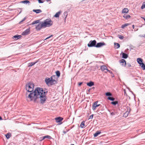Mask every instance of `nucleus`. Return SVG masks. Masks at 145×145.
I'll return each instance as SVG.
<instances>
[{
	"mask_svg": "<svg viewBox=\"0 0 145 145\" xmlns=\"http://www.w3.org/2000/svg\"><path fill=\"white\" fill-rule=\"evenodd\" d=\"M48 92V89L46 88L37 87L33 92L30 93L27 97L29 98L31 101L33 100L35 103H38L37 100L39 99L40 103L43 104L47 99L46 95Z\"/></svg>",
	"mask_w": 145,
	"mask_h": 145,
	"instance_id": "obj_1",
	"label": "nucleus"
},
{
	"mask_svg": "<svg viewBox=\"0 0 145 145\" xmlns=\"http://www.w3.org/2000/svg\"><path fill=\"white\" fill-rule=\"evenodd\" d=\"M53 22L50 18H48L44 20L43 22H40L36 26L37 30L40 31L42 28H45L47 27H50L53 25Z\"/></svg>",
	"mask_w": 145,
	"mask_h": 145,
	"instance_id": "obj_2",
	"label": "nucleus"
},
{
	"mask_svg": "<svg viewBox=\"0 0 145 145\" xmlns=\"http://www.w3.org/2000/svg\"><path fill=\"white\" fill-rule=\"evenodd\" d=\"M34 85L33 82H28L25 84V89L27 92L31 93L33 92Z\"/></svg>",
	"mask_w": 145,
	"mask_h": 145,
	"instance_id": "obj_3",
	"label": "nucleus"
},
{
	"mask_svg": "<svg viewBox=\"0 0 145 145\" xmlns=\"http://www.w3.org/2000/svg\"><path fill=\"white\" fill-rule=\"evenodd\" d=\"M49 82H48L46 83V84L48 86H50L55 85L57 83L58 79H57L56 80L53 79L52 80H49Z\"/></svg>",
	"mask_w": 145,
	"mask_h": 145,
	"instance_id": "obj_4",
	"label": "nucleus"
},
{
	"mask_svg": "<svg viewBox=\"0 0 145 145\" xmlns=\"http://www.w3.org/2000/svg\"><path fill=\"white\" fill-rule=\"evenodd\" d=\"M96 43V41L95 40H91L89 41L88 44V46L89 47H95Z\"/></svg>",
	"mask_w": 145,
	"mask_h": 145,
	"instance_id": "obj_5",
	"label": "nucleus"
},
{
	"mask_svg": "<svg viewBox=\"0 0 145 145\" xmlns=\"http://www.w3.org/2000/svg\"><path fill=\"white\" fill-rule=\"evenodd\" d=\"M55 119L57 123H59V124H61L62 123L61 121L63 120V118L62 117L59 116L55 118Z\"/></svg>",
	"mask_w": 145,
	"mask_h": 145,
	"instance_id": "obj_6",
	"label": "nucleus"
},
{
	"mask_svg": "<svg viewBox=\"0 0 145 145\" xmlns=\"http://www.w3.org/2000/svg\"><path fill=\"white\" fill-rule=\"evenodd\" d=\"M98 101H96L93 103L92 106V108L93 110H95L96 108L100 105V104H97Z\"/></svg>",
	"mask_w": 145,
	"mask_h": 145,
	"instance_id": "obj_7",
	"label": "nucleus"
},
{
	"mask_svg": "<svg viewBox=\"0 0 145 145\" xmlns=\"http://www.w3.org/2000/svg\"><path fill=\"white\" fill-rule=\"evenodd\" d=\"M106 45V44L104 42H99L96 43L95 47L99 48L103 46H105Z\"/></svg>",
	"mask_w": 145,
	"mask_h": 145,
	"instance_id": "obj_8",
	"label": "nucleus"
},
{
	"mask_svg": "<svg viewBox=\"0 0 145 145\" xmlns=\"http://www.w3.org/2000/svg\"><path fill=\"white\" fill-rule=\"evenodd\" d=\"M30 31V28H29L28 29H27L24 31L22 33V35H28L29 34Z\"/></svg>",
	"mask_w": 145,
	"mask_h": 145,
	"instance_id": "obj_9",
	"label": "nucleus"
},
{
	"mask_svg": "<svg viewBox=\"0 0 145 145\" xmlns=\"http://www.w3.org/2000/svg\"><path fill=\"white\" fill-rule=\"evenodd\" d=\"M119 62L121 65L124 67H126V62L125 59H122L119 60Z\"/></svg>",
	"mask_w": 145,
	"mask_h": 145,
	"instance_id": "obj_10",
	"label": "nucleus"
},
{
	"mask_svg": "<svg viewBox=\"0 0 145 145\" xmlns=\"http://www.w3.org/2000/svg\"><path fill=\"white\" fill-rule=\"evenodd\" d=\"M45 138H48V139H51L52 138V137L49 136V135H46L42 137H41L40 138V141H41L42 140H44Z\"/></svg>",
	"mask_w": 145,
	"mask_h": 145,
	"instance_id": "obj_11",
	"label": "nucleus"
},
{
	"mask_svg": "<svg viewBox=\"0 0 145 145\" xmlns=\"http://www.w3.org/2000/svg\"><path fill=\"white\" fill-rule=\"evenodd\" d=\"M120 54L122 55V57L123 59H127L128 57V55L127 54L124 53L123 52H121Z\"/></svg>",
	"mask_w": 145,
	"mask_h": 145,
	"instance_id": "obj_12",
	"label": "nucleus"
},
{
	"mask_svg": "<svg viewBox=\"0 0 145 145\" xmlns=\"http://www.w3.org/2000/svg\"><path fill=\"white\" fill-rule=\"evenodd\" d=\"M39 61V59H38L35 62H31L29 63L28 64V67H31L32 66L34 65L36 63H37L38 61Z\"/></svg>",
	"mask_w": 145,
	"mask_h": 145,
	"instance_id": "obj_13",
	"label": "nucleus"
},
{
	"mask_svg": "<svg viewBox=\"0 0 145 145\" xmlns=\"http://www.w3.org/2000/svg\"><path fill=\"white\" fill-rule=\"evenodd\" d=\"M22 37L21 35H16L13 37V39H14L15 40H17L20 38Z\"/></svg>",
	"mask_w": 145,
	"mask_h": 145,
	"instance_id": "obj_14",
	"label": "nucleus"
},
{
	"mask_svg": "<svg viewBox=\"0 0 145 145\" xmlns=\"http://www.w3.org/2000/svg\"><path fill=\"white\" fill-rule=\"evenodd\" d=\"M87 85L91 87L94 85V82L92 81L87 82L86 84Z\"/></svg>",
	"mask_w": 145,
	"mask_h": 145,
	"instance_id": "obj_15",
	"label": "nucleus"
},
{
	"mask_svg": "<svg viewBox=\"0 0 145 145\" xmlns=\"http://www.w3.org/2000/svg\"><path fill=\"white\" fill-rule=\"evenodd\" d=\"M55 73L56 74V76H57V79H58V78L60 76L61 73L60 71H59L57 70L56 71Z\"/></svg>",
	"mask_w": 145,
	"mask_h": 145,
	"instance_id": "obj_16",
	"label": "nucleus"
},
{
	"mask_svg": "<svg viewBox=\"0 0 145 145\" xmlns=\"http://www.w3.org/2000/svg\"><path fill=\"white\" fill-rule=\"evenodd\" d=\"M137 61L138 63L140 65L141 63H143V59L140 58H138L137 59Z\"/></svg>",
	"mask_w": 145,
	"mask_h": 145,
	"instance_id": "obj_17",
	"label": "nucleus"
},
{
	"mask_svg": "<svg viewBox=\"0 0 145 145\" xmlns=\"http://www.w3.org/2000/svg\"><path fill=\"white\" fill-rule=\"evenodd\" d=\"M33 11L35 12L36 14H39L42 12V11L41 10L39 9H33Z\"/></svg>",
	"mask_w": 145,
	"mask_h": 145,
	"instance_id": "obj_18",
	"label": "nucleus"
},
{
	"mask_svg": "<svg viewBox=\"0 0 145 145\" xmlns=\"http://www.w3.org/2000/svg\"><path fill=\"white\" fill-rule=\"evenodd\" d=\"M49 80H53V77H52V76L50 78H49L48 77H46L45 78V82L46 83L47 82H49Z\"/></svg>",
	"mask_w": 145,
	"mask_h": 145,
	"instance_id": "obj_19",
	"label": "nucleus"
},
{
	"mask_svg": "<svg viewBox=\"0 0 145 145\" xmlns=\"http://www.w3.org/2000/svg\"><path fill=\"white\" fill-rule=\"evenodd\" d=\"M67 15H68V12H67L65 11L64 12V13L63 14V16H62V17L65 20Z\"/></svg>",
	"mask_w": 145,
	"mask_h": 145,
	"instance_id": "obj_20",
	"label": "nucleus"
},
{
	"mask_svg": "<svg viewBox=\"0 0 145 145\" xmlns=\"http://www.w3.org/2000/svg\"><path fill=\"white\" fill-rule=\"evenodd\" d=\"M61 12V11H59L55 14L54 15V17L56 18H59V15L60 14Z\"/></svg>",
	"mask_w": 145,
	"mask_h": 145,
	"instance_id": "obj_21",
	"label": "nucleus"
},
{
	"mask_svg": "<svg viewBox=\"0 0 145 145\" xmlns=\"http://www.w3.org/2000/svg\"><path fill=\"white\" fill-rule=\"evenodd\" d=\"M101 133V131H97L94 134V137H97Z\"/></svg>",
	"mask_w": 145,
	"mask_h": 145,
	"instance_id": "obj_22",
	"label": "nucleus"
},
{
	"mask_svg": "<svg viewBox=\"0 0 145 145\" xmlns=\"http://www.w3.org/2000/svg\"><path fill=\"white\" fill-rule=\"evenodd\" d=\"M131 16L129 15L125 14L123 16V17L126 20H128L131 18Z\"/></svg>",
	"mask_w": 145,
	"mask_h": 145,
	"instance_id": "obj_23",
	"label": "nucleus"
},
{
	"mask_svg": "<svg viewBox=\"0 0 145 145\" xmlns=\"http://www.w3.org/2000/svg\"><path fill=\"white\" fill-rule=\"evenodd\" d=\"M107 69V67L105 65H103L101 67V69L102 71H104L105 70H106Z\"/></svg>",
	"mask_w": 145,
	"mask_h": 145,
	"instance_id": "obj_24",
	"label": "nucleus"
},
{
	"mask_svg": "<svg viewBox=\"0 0 145 145\" xmlns=\"http://www.w3.org/2000/svg\"><path fill=\"white\" fill-rule=\"evenodd\" d=\"M129 12V10L128 8H125L123 9L122 10V13H127Z\"/></svg>",
	"mask_w": 145,
	"mask_h": 145,
	"instance_id": "obj_25",
	"label": "nucleus"
},
{
	"mask_svg": "<svg viewBox=\"0 0 145 145\" xmlns=\"http://www.w3.org/2000/svg\"><path fill=\"white\" fill-rule=\"evenodd\" d=\"M7 139H8L10 137H11V133H8L7 134L5 135Z\"/></svg>",
	"mask_w": 145,
	"mask_h": 145,
	"instance_id": "obj_26",
	"label": "nucleus"
},
{
	"mask_svg": "<svg viewBox=\"0 0 145 145\" xmlns=\"http://www.w3.org/2000/svg\"><path fill=\"white\" fill-rule=\"evenodd\" d=\"M118 101H112L111 102L110 104L112 105L115 106L117 104H118Z\"/></svg>",
	"mask_w": 145,
	"mask_h": 145,
	"instance_id": "obj_27",
	"label": "nucleus"
},
{
	"mask_svg": "<svg viewBox=\"0 0 145 145\" xmlns=\"http://www.w3.org/2000/svg\"><path fill=\"white\" fill-rule=\"evenodd\" d=\"M85 121H83L80 124V127L81 128H84L85 127Z\"/></svg>",
	"mask_w": 145,
	"mask_h": 145,
	"instance_id": "obj_28",
	"label": "nucleus"
},
{
	"mask_svg": "<svg viewBox=\"0 0 145 145\" xmlns=\"http://www.w3.org/2000/svg\"><path fill=\"white\" fill-rule=\"evenodd\" d=\"M140 66L141 67L143 70H145V65L143 63L140 64Z\"/></svg>",
	"mask_w": 145,
	"mask_h": 145,
	"instance_id": "obj_29",
	"label": "nucleus"
},
{
	"mask_svg": "<svg viewBox=\"0 0 145 145\" xmlns=\"http://www.w3.org/2000/svg\"><path fill=\"white\" fill-rule=\"evenodd\" d=\"M114 45L115 46V47H116V48L117 49L119 48L120 47V44L114 42Z\"/></svg>",
	"mask_w": 145,
	"mask_h": 145,
	"instance_id": "obj_30",
	"label": "nucleus"
},
{
	"mask_svg": "<svg viewBox=\"0 0 145 145\" xmlns=\"http://www.w3.org/2000/svg\"><path fill=\"white\" fill-rule=\"evenodd\" d=\"M107 99L111 101H113L115 100V99L114 98L112 97H108Z\"/></svg>",
	"mask_w": 145,
	"mask_h": 145,
	"instance_id": "obj_31",
	"label": "nucleus"
},
{
	"mask_svg": "<svg viewBox=\"0 0 145 145\" xmlns=\"http://www.w3.org/2000/svg\"><path fill=\"white\" fill-rule=\"evenodd\" d=\"M131 24L125 23L123 24L121 26V28L122 29H124V27L126 26H128L129 25H130Z\"/></svg>",
	"mask_w": 145,
	"mask_h": 145,
	"instance_id": "obj_32",
	"label": "nucleus"
},
{
	"mask_svg": "<svg viewBox=\"0 0 145 145\" xmlns=\"http://www.w3.org/2000/svg\"><path fill=\"white\" fill-rule=\"evenodd\" d=\"M40 22V20H36L34 21H33L31 24L32 25H34L35 24L39 23Z\"/></svg>",
	"mask_w": 145,
	"mask_h": 145,
	"instance_id": "obj_33",
	"label": "nucleus"
},
{
	"mask_svg": "<svg viewBox=\"0 0 145 145\" xmlns=\"http://www.w3.org/2000/svg\"><path fill=\"white\" fill-rule=\"evenodd\" d=\"M30 2L29 1H22L20 2V3L27 4L29 3Z\"/></svg>",
	"mask_w": 145,
	"mask_h": 145,
	"instance_id": "obj_34",
	"label": "nucleus"
},
{
	"mask_svg": "<svg viewBox=\"0 0 145 145\" xmlns=\"http://www.w3.org/2000/svg\"><path fill=\"white\" fill-rule=\"evenodd\" d=\"M105 95L107 96L110 97L112 95V94L110 92H107L105 93Z\"/></svg>",
	"mask_w": 145,
	"mask_h": 145,
	"instance_id": "obj_35",
	"label": "nucleus"
},
{
	"mask_svg": "<svg viewBox=\"0 0 145 145\" xmlns=\"http://www.w3.org/2000/svg\"><path fill=\"white\" fill-rule=\"evenodd\" d=\"M126 109L127 110V111L126 112H128V113H129L130 112L131 110L129 106H127L126 107Z\"/></svg>",
	"mask_w": 145,
	"mask_h": 145,
	"instance_id": "obj_36",
	"label": "nucleus"
},
{
	"mask_svg": "<svg viewBox=\"0 0 145 145\" xmlns=\"http://www.w3.org/2000/svg\"><path fill=\"white\" fill-rule=\"evenodd\" d=\"M145 8V2L143 3L141 7V8L142 9Z\"/></svg>",
	"mask_w": 145,
	"mask_h": 145,
	"instance_id": "obj_37",
	"label": "nucleus"
},
{
	"mask_svg": "<svg viewBox=\"0 0 145 145\" xmlns=\"http://www.w3.org/2000/svg\"><path fill=\"white\" fill-rule=\"evenodd\" d=\"M118 38L120 39H123L124 38L123 36H122V35H118Z\"/></svg>",
	"mask_w": 145,
	"mask_h": 145,
	"instance_id": "obj_38",
	"label": "nucleus"
},
{
	"mask_svg": "<svg viewBox=\"0 0 145 145\" xmlns=\"http://www.w3.org/2000/svg\"><path fill=\"white\" fill-rule=\"evenodd\" d=\"M128 112H126L124 114L123 116L125 117H126L128 115Z\"/></svg>",
	"mask_w": 145,
	"mask_h": 145,
	"instance_id": "obj_39",
	"label": "nucleus"
},
{
	"mask_svg": "<svg viewBox=\"0 0 145 145\" xmlns=\"http://www.w3.org/2000/svg\"><path fill=\"white\" fill-rule=\"evenodd\" d=\"M106 71H105V72H108L110 73V74H113V72L111 71L110 70H109L108 69H107L106 70Z\"/></svg>",
	"mask_w": 145,
	"mask_h": 145,
	"instance_id": "obj_40",
	"label": "nucleus"
},
{
	"mask_svg": "<svg viewBox=\"0 0 145 145\" xmlns=\"http://www.w3.org/2000/svg\"><path fill=\"white\" fill-rule=\"evenodd\" d=\"M26 19V17H25L21 21L19 22V24H21L22 22L24 21Z\"/></svg>",
	"mask_w": 145,
	"mask_h": 145,
	"instance_id": "obj_41",
	"label": "nucleus"
},
{
	"mask_svg": "<svg viewBox=\"0 0 145 145\" xmlns=\"http://www.w3.org/2000/svg\"><path fill=\"white\" fill-rule=\"evenodd\" d=\"M83 84V82H79L78 83V85L79 86H80Z\"/></svg>",
	"mask_w": 145,
	"mask_h": 145,
	"instance_id": "obj_42",
	"label": "nucleus"
},
{
	"mask_svg": "<svg viewBox=\"0 0 145 145\" xmlns=\"http://www.w3.org/2000/svg\"><path fill=\"white\" fill-rule=\"evenodd\" d=\"M93 114H92L90 115L89 117V119H92L93 118Z\"/></svg>",
	"mask_w": 145,
	"mask_h": 145,
	"instance_id": "obj_43",
	"label": "nucleus"
},
{
	"mask_svg": "<svg viewBox=\"0 0 145 145\" xmlns=\"http://www.w3.org/2000/svg\"><path fill=\"white\" fill-rule=\"evenodd\" d=\"M53 36V35H50V36L49 37H47L45 39V40H46V39H48L49 38H50L52 37V36Z\"/></svg>",
	"mask_w": 145,
	"mask_h": 145,
	"instance_id": "obj_44",
	"label": "nucleus"
},
{
	"mask_svg": "<svg viewBox=\"0 0 145 145\" xmlns=\"http://www.w3.org/2000/svg\"><path fill=\"white\" fill-rule=\"evenodd\" d=\"M139 36L140 37L145 38V34L143 35H139Z\"/></svg>",
	"mask_w": 145,
	"mask_h": 145,
	"instance_id": "obj_45",
	"label": "nucleus"
},
{
	"mask_svg": "<svg viewBox=\"0 0 145 145\" xmlns=\"http://www.w3.org/2000/svg\"><path fill=\"white\" fill-rule=\"evenodd\" d=\"M39 3H43L45 1H38Z\"/></svg>",
	"mask_w": 145,
	"mask_h": 145,
	"instance_id": "obj_46",
	"label": "nucleus"
},
{
	"mask_svg": "<svg viewBox=\"0 0 145 145\" xmlns=\"http://www.w3.org/2000/svg\"><path fill=\"white\" fill-rule=\"evenodd\" d=\"M124 95H127V94L126 93V90L125 89H124Z\"/></svg>",
	"mask_w": 145,
	"mask_h": 145,
	"instance_id": "obj_47",
	"label": "nucleus"
},
{
	"mask_svg": "<svg viewBox=\"0 0 145 145\" xmlns=\"http://www.w3.org/2000/svg\"><path fill=\"white\" fill-rule=\"evenodd\" d=\"M110 114L112 115H114L116 114L115 113H114V112H112L110 113Z\"/></svg>",
	"mask_w": 145,
	"mask_h": 145,
	"instance_id": "obj_48",
	"label": "nucleus"
},
{
	"mask_svg": "<svg viewBox=\"0 0 145 145\" xmlns=\"http://www.w3.org/2000/svg\"><path fill=\"white\" fill-rule=\"evenodd\" d=\"M127 66L128 67H131V64H130V63H127Z\"/></svg>",
	"mask_w": 145,
	"mask_h": 145,
	"instance_id": "obj_49",
	"label": "nucleus"
},
{
	"mask_svg": "<svg viewBox=\"0 0 145 145\" xmlns=\"http://www.w3.org/2000/svg\"><path fill=\"white\" fill-rule=\"evenodd\" d=\"M52 77H53V78H54V79H56V77L57 76H56V75H52Z\"/></svg>",
	"mask_w": 145,
	"mask_h": 145,
	"instance_id": "obj_50",
	"label": "nucleus"
},
{
	"mask_svg": "<svg viewBox=\"0 0 145 145\" xmlns=\"http://www.w3.org/2000/svg\"><path fill=\"white\" fill-rule=\"evenodd\" d=\"M91 90V88H90L88 90V91L89 92H90V90Z\"/></svg>",
	"mask_w": 145,
	"mask_h": 145,
	"instance_id": "obj_51",
	"label": "nucleus"
},
{
	"mask_svg": "<svg viewBox=\"0 0 145 145\" xmlns=\"http://www.w3.org/2000/svg\"><path fill=\"white\" fill-rule=\"evenodd\" d=\"M67 133V131H63V133L64 134H65Z\"/></svg>",
	"mask_w": 145,
	"mask_h": 145,
	"instance_id": "obj_52",
	"label": "nucleus"
},
{
	"mask_svg": "<svg viewBox=\"0 0 145 145\" xmlns=\"http://www.w3.org/2000/svg\"><path fill=\"white\" fill-rule=\"evenodd\" d=\"M48 2H49V3H51V2L50 1H48V0H47V1H46Z\"/></svg>",
	"mask_w": 145,
	"mask_h": 145,
	"instance_id": "obj_53",
	"label": "nucleus"
},
{
	"mask_svg": "<svg viewBox=\"0 0 145 145\" xmlns=\"http://www.w3.org/2000/svg\"><path fill=\"white\" fill-rule=\"evenodd\" d=\"M132 27L133 29H134V25H132Z\"/></svg>",
	"mask_w": 145,
	"mask_h": 145,
	"instance_id": "obj_54",
	"label": "nucleus"
},
{
	"mask_svg": "<svg viewBox=\"0 0 145 145\" xmlns=\"http://www.w3.org/2000/svg\"><path fill=\"white\" fill-rule=\"evenodd\" d=\"M142 18L144 20V21L145 22V18H144V17H142Z\"/></svg>",
	"mask_w": 145,
	"mask_h": 145,
	"instance_id": "obj_55",
	"label": "nucleus"
},
{
	"mask_svg": "<svg viewBox=\"0 0 145 145\" xmlns=\"http://www.w3.org/2000/svg\"><path fill=\"white\" fill-rule=\"evenodd\" d=\"M112 77H114V75L113 74H112Z\"/></svg>",
	"mask_w": 145,
	"mask_h": 145,
	"instance_id": "obj_56",
	"label": "nucleus"
},
{
	"mask_svg": "<svg viewBox=\"0 0 145 145\" xmlns=\"http://www.w3.org/2000/svg\"><path fill=\"white\" fill-rule=\"evenodd\" d=\"M95 88V87H92L91 89H94Z\"/></svg>",
	"mask_w": 145,
	"mask_h": 145,
	"instance_id": "obj_57",
	"label": "nucleus"
},
{
	"mask_svg": "<svg viewBox=\"0 0 145 145\" xmlns=\"http://www.w3.org/2000/svg\"><path fill=\"white\" fill-rule=\"evenodd\" d=\"M130 49H132L133 48H131V47H130Z\"/></svg>",
	"mask_w": 145,
	"mask_h": 145,
	"instance_id": "obj_58",
	"label": "nucleus"
},
{
	"mask_svg": "<svg viewBox=\"0 0 145 145\" xmlns=\"http://www.w3.org/2000/svg\"><path fill=\"white\" fill-rule=\"evenodd\" d=\"M130 49H132L133 48H131V47H130Z\"/></svg>",
	"mask_w": 145,
	"mask_h": 145,
	"instance_id": "obj_59",
	"label": "nucleus"
},
{
	"mask_svg": "<svg viewBox=\"0 0 145 145\" xmlns=\"http://www.w3.org/2000/svg\"><path fill=\"white\" fill-rule=\"evenodd\" d=\"M71 145H74L73 144H71Z\"/></svg>",
	"mask_w": 145,
	"mask_h": 145,
	"instance_id": "obj_60",
	"label": "nucleus"
},
{
	"mask_svg": "<svg viewBox=\"0 0 145 145\" xmlns=\"http://www.w3.org/2000/svg\"><path fill=\"white\" fill-rule=\"evenodd\" d=\"M27 93H26V95H27Z\"/></svg>",
	"mask_w": 145,
	"mask_h": 145,
	"instance_id": "obj_61",
	"label": "nucleus"
},
{
	"mask_svg": "<svg viewBox=\"0 0 145 145\" xmlns=\"http://www.w3.org/2000/svg\"><path fill=\"white\" fill-rule=\"evenodd\" d=\"M21 12H22V11H21L20 12V13H19V14H20V13Z\"/></svg>",
	"mask_w": 145,
	"mask_h": 145,
	"instance_id": "obj_62",
	"label": "nucleus"
},
{
	"mask_svg": "<svg viewBox=\"0 0 145 145\" xmlns=\"http://www.w3.org/2000/svg\"><path fill=\"white\" fill-rule=\"evenodd\" d=\"M145 91V93H144L145 94V91Z\"/></svg>",
	"mask_w": 145,
	"mask_h": 145,
	"instance_id": "obj_63",
	"label": "nucleus"
}]
</instances>
